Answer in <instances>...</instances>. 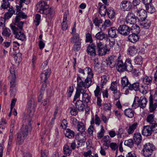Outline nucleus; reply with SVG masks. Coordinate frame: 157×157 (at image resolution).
<instances>
[{
	"label": "nucleus",
	"mask_w": 157,
	"mask_h": 157,
	"mask_svg": "<svg viewBox=\"0 0 157 157\" xmlns=\"http://www.w3.org/2000/svg\"><path fill=\"white\" fill-rule=\"evenodd\" d=\"M32 101H29L28 103L29 107L28 108V114L23 117V120L28 123V125L23 124L20 129V131L17 134V144L19 145L22 144L28 136V133L32 129L31 124L30 123L32 121L33 113L30 109Z\"/></svg>",
	"instance_id": "obj_1"
},
{
	"label": "nucleus",
	"mask_w": 157,
	"mask_h": 157,
	"mask_svg": "<svg viewBox=\"0 0 157 157\" xmlns=\"http://www.w3.org/2000/svg\"><path fill=\"white\" fill-rule=\"evenodd\" d=\"M37 11L42 14H44L50 16L51 18L54 14L53 9L52 8H49V6L44 1H40L36 5Z\"/></svg>",
	"instance_id": "obj_2"
},
{
	"label": "nucleus",
	"mask_w": 157,
	"mask_h": 157,
	"mask_svg": "<svg viewBox=\"0 0 157 157\" xmlns=\"http://www.w3.org/2000/svg\"><path fill=\"white\" fill-rule=\"evenodd\" d=\"M18 25L14 24V25H10L13 33L15 35V37L18 40L23 41L25 38V36L23 33L21 32L23 29L24 22L21 21Z\"/></svg>",
	"instance_id": "obj_3"
},
{
	"label": "nucleus",
	"mask_w": 157,
	"mask_h": 157,
	"mask_svg": "<svg viewBox=\"0 0 157 157\" xmlns=\"http://www.w3.org/2000/svg\"><path fill=\"white\" fill-rule=\"evenodd\" d=\"M90 86H86V85L83 84V83L81 82L80 79L78 80V83H77V89L81 92L82 94V101L86 103H88L90 101V96L88 94L86 93L87 91L86 88H88Z\"/></svg>",
	"instance_id": "obj_4"
},
{
	"label": "nucleus",
	"mask_w": 157,
	"mask_h": 157,
	"mask_svg": "<svg viewBox=\"0 0 157 157\" xmlns=\"http://www.w3.org/2000/svg\"><path fill=\"white\" fill-rule=\"evenodd\" d=\"M85 71H87L88 76L84 82L82 81L80 75L78 74L77 78V82L78 83V80H80L81 82L83 83V84L86 85V86H90L91 85L92 80V78H93L94 74L93 73L91 69L89 67H86L85 68Z\"/></svg>",
	"instance_id": "obj_5"
},
{
	"label": "nucleus",
	"mask_w": 157,
	"mask_h": 157,
	"mask_svg": "<svg viewBox=\"0 0 157 157\" xmlns=\"http://www.w3.org/2000/svg\"><path fill=\"white\" fill-rule=\"evenodd\" d=\"M147 102V98L144 97H141L139 99L137 96L135 97L132 107L134 109H136L140 106L143 109L145 107Z\"/></svg>",
	"instance_id": "obj_6"
},
{
	"label": "nucleus",
	"mask_w": 157,
	"mask_h": 157,
	"mask_svg": "<svg viewBox=\"0 0 157 157\" xmlns=\"http://www.w3.org/2000/svg\"><path fill=\"white\" fill-rule=\"evenodd\" d=\"M155 149V147L152 143H147L144 145L142 153L144 156L148 157L152 155Z\"/></svg>",
	"instance_id": "obj_7"
},
{
	"label": "nucleus",
	"mask_w": 157,
	"mask_h": 157,
	"mask_svg": "<svg viewBox=\"0 0 157 157\" xmlns=\"http://www.w3.org/2000/svg\"><path fill=\"white\" fill-rule=\"evenodd\" d=\"M22 7V5L21 4H19V5H17L16 6V14L17 16L15 18V21L14 23V24L18 25V23H20L21 21H19L20 18H25L27 17V16L25 14V13L22 12L21 10V9Z\"/></svg>",
	"instance_id": "obj_8"
},
{
	"label": "nucleus",
	"mask_w": 157,
	"mask_h": 157,
	"mask_svg": "<svg viewBox=\"0 0 157 157\" xmlns=\"http://www.w3.org/2000/svg\"><path fill=\"white\" fill-rule=\"evenodd\" d=\"M81 40H82L80 39L78 34H76L75 36L70 38L71 42L75 43L73 45V49L75 51H78L80 49Z\"/></svg>",
	"instance_id": "obj_9"
},
{
	"label": "nucleus",
	"mask_w": 157,
	"mask_h": 157,
	"mask_svg": "<svg viewBox=\"0 0 157 157\" xmlns=\"http://www.w3.org/2000/svg\"><path fill=\"white\" fill-rule=\"evenodd\" d=\"M135 9H136V14L139 17V21L145 20L147 16V13L144 9H143L141 6H138Z\"/></svg>",
	"instance_id": "obj_10"
},
{
	"label": "nucleus",
	"mask_w": 157,
	"mask_h": 157,
	"mask_svg": "<svg viewBox=\"0 0 157 157\" xmlns=\"http://www.w3.org/2000/svg\"><path fill=\"white\" fill-rule=\"evenodd\" d=\"M132 29L126 25H122L120 26L117 31L120 34L124 36H127L129 34Z\"/></svg>",
	"instance_id": "obj_11"
},
{
	"label": "nucleus",
	"mask_w": 157,
	"mask_h": 157,
	"mask_svg": "<svg viewBox=\"0 0 157 157\" xmlns=\"http://www.w3.org/2000/svg\"><path fill=\"white\" fill-rule=\"evenodd\" d=\"M137 20V17L132 13H129L126 18V22L129 25L134 24Z\"/></svg>",
	"instance_id": "obj_12"
},
{
	"label": "nucleus",
	"mask_w": 157,
	"mask_h": 157,
	"mask_svg": "<svg viewBox=\"0 0 157 157\" xmlns=\"http://www.w3.org/2000/svg\"><path fill=\"white\" fill-rule=\"evenodd\" d=\"M51 73V70L48 68L42 72L40 75L41 82L45 83L47 79L49 77Z\"/></svg>",
	"instance_id": "obj_13"
},
{
	"label": "nucleus",
	"mask_w": 157,
	"mask_h": 157,
	"mask_svg": "<svg viewBox=\"0 0 157 157\" xmlns=\"http://www.w3.org/2000/svg\"><path fill=\"white\" fill-rule=\"evenodd\" d=\"M149 111L152 113L155 110L157 107V102L154 103L152 95H151L149 97Z\"/></svg>",
	"instance_id": "obj_14"
},
{
	"label": "nucleus",
	"mask_w": 157,
	"mask_h": 157,
	"mask_svg": "<svg viewBox=\"0 0 157 157\" xmlns=\"http://www.w3.org/2000/svg\"><path fill=\"white\" fill-rule=\"evenodd\" d=\"M152 132V129L151 127L149 125H146L143 127L142 131V133L143 135L147 136H150Z\"/></svg>",
	"instance_id": "obj_15"
},
{
	"label": "nucleus",
	"mask_w": 157,
	"mask_h": 157,
	"mask_svg": "<svg viewBox=\"0 0 157 157\" xmlns=\"http://www.w3.org/2000/svg\"><path fill=\"white\" fill-rule=\"evenodd\" d=\"M121 7L124 10L128 11L131 9L132 5L131 2L127 0H124L121 2Z\"/></svg>",
	"instance_id": "obj_16"
},
{
	"label": "nucleus",
	"mask_w": 157,
	"mask_h": 157,
	"mask_svg": "<svg viewBox=\"0 0 157 157\" xmlns=\"http://www.w3.org/2000/svg\"><path fill=\"white\" fill-rule=\"evenodd\" d=\"M95 47V46L93 44L89 45L86 49V52L88 54L92 56H95L96 55Z\"/></svg>",
	"instance_id": "obj_17"
},
{
	"label": "nucleus",
	"mask_w": 157,
	"mask_h": 157,
	"mask_svg": "<svg viewBox=\"0 0 157 157\" xmlns=\"http://www.w3.org/2000/svg\"><path fill=\"white\" fill-rule=\"evenodd\" d=\"M74 102L75 104V106L78 111H82L83 110L85 105L82 101L78 100Z\"/></svg>",
	"instance_id": "obj_18"
},
{
	"label": "nucleus",
	"mask_w": 157,
	"mask_h": 157,
	"mask_svg": "<svg viewBox=\"0 0 157 157\" xmlns=\"http://www.w3.org/2000/svg\"><path fill=\"white\" fill-rule=\"evenodd\" d=\"M125 71L128 72H131L133 70V66L131 63V60L130 59H127L124 62Z\"/></svg>",
	"instance_id": "obj_19"
},
{
	"label": "nucleus",
	"mask_w": 157,
	"mask_h": 157,
	"mask_svg": "<svg viewBox=\"0 0 157 157\" xmlns=\"http://www.w3.org/2000/svg\"><path fill=\"white\" fill-rule=\"evenodd\" d=\"M117 68L118 71L122 72L125 71V63L122 60H118L117 64Z\"/></svg>",
	"instance_id": "obj_20"
},
{
	"label": "nucleus",
	"mask_w": 157,
	"mask_h": 157,
	"mask_svg": "<svg viewBox=\"0 0 157 157\" xmlns=\"http://www.w3.org/2000/svg\"><path fill=\"white\" fill-rule=\"evenodd\" d=\"M133 139L135 143L137 145L140 143L142 141V136L140 133H135L133 136Z\"/></svg>",
	"instance_id": "obj_21"
},
{
	"label": "nucleus",
	"mask_w": 157,
	"mask_h": 157,
	"mask_svg": "<svg viewBox=\"0 0 157 157\" xmlns=\"http://www.w3.org/2000/svg\"><path fill=\"white\" fill-rule=\"evenodd\" d=\"M117 57L114 56H111L109 57V65L111 68L113 67L115 65V61Z\"/></svg>",
	"instance_id": "obj_22"
},
{
	"label": "nucleus",
	"mask_w": 157,
	"mask_h": 157,
	"mask_svg": "<svg viewBox=\"0 0 157 157\" xmlns=\"http://www.w3.org/2000/svg\"><path fill=\"white\" fill-rule=\"evenodd\" d=\"M139 37L137 34L132 33L128 36V40L130 42L132 43H135L139 39Z\"/></svg>",
	"instance_id": "obj_23"
},
{
	"label": "nucleus",
	"mask_w": 157,
	"mask_h": 157,
	"mask_svg": "<svg viewBox=\"0 0 157 157\" xmlns=\"http://www.w3.org/2000/svg\"><path fill=\"white\" fill-rule=\"evenodd\" d=\"M77 138V140H78L77 144L78 145H79L80 144L84 143L86 140L85 136H84L82 133L78 135Z\"/></svg>",
	"instance_id": "obj_24"
},
{
	"label": "nucleus",
	"mask_w": 157,
	"mask_h": 157,
	"mask_svg": "<svg viewBox=\"0 0 157 157\" xmlns=\"http://www.w3.org/2000/svg\"><path fill=\"white\" fill-rule=\"evenodd\" d=\"M139 21L140 25L145 29L149 28L151 25V23L150 21H146L145 19L144 20H141Z\"/></svg>",
	"instance_id": "obj_25"
},
{
	"label": "nucleus",
	"mask_w": 157,
	"mask_h": 157,
	"mask_svg": "<svg viewBox=\"0 0 157 157\" xmlns=\"http://www.w3.org/2000/svg\"><path fill=\"white\" fill-rule=\"evenodd\" d=\"M67 16L64 15L63 17V22L61 24L62 28L63 30L65 31L67 29L68 26V24L67 21Z\"/></svg>",
	"instance_id": "obj_26"
},
{
	"label": "nucleus",
	"mask_w": 157,
	"mask_h": 157,
	"mask_svg": "<svg viewBox=\"0 0 157 157\" xmlns=\"http://www.w3.org/2000/svg\"><path fill=\"white\" fill-rule=\"evenodd\" d=\"M65 134V136L69 139L74 138L75 135L74 132L69 128L66 129Z\"/></svg>",
	"instance_id": "obj_27"
},
{
	"label": "nucleus",
	"mask_w": 157,
	"mask_h": 157,
	"mask_svg": "<svg viewBox=\"0 0 157 157\" xmlns=\"http://www.w3.org/2000/svg\"><path fill=\"white\" fill-rule=\"evenodd\" d=\"M99 13L101 16H105L107 13L108 15V10L105 5H102L99 8Z\"/></svg>",
	"instance_id": "obj_28"
},
{
	"label": "nucleus",
	"mask_w": 157,
	"mask_h": 157,
	"mask_svg": "<svg viewBox=\"0 0 157 157\" xmlns=\"http://www.w3.org/2000/svg\"><path fill=\"white\" fill-rule=\"evenodd\" d=\"M130 83L126 76L122 78L121 80V85L123 88V89L124 90V88L127 86L128 87Z\"/></svg>",
	"instance_id": "obj_29"
},
{
	"label": "nucleus",
	"mask_w": 157,
	"mask_h": 157,
	"mask_svg": "<svg viewBox=\"0 0 157 157\" xmlns=\"http://www.w3.org/2000/svg\"><path fill=\"white\" fill-rule=\"evenodd\" d=\"M72 151L69 147L67 145H65L63 147V153L66 156H69L71 153Z\"/></svg>",
	"instance_id": "obj_30"
},
{
	"label": "nucleus",
	"mask_w": 157,
	"mask_h": 157,
	"mask_svg": "<svg viewBox=\"0 0 157 157\" xmlns=\"http://www.w3.org/2000/svg\"><path fill=\"white\" fill-rule=\"evenodd\" d=\"M139 87L140 83L138 82L134 83L132 84H130L128 86L129 89L130 90H134L136 91L139 90Z\"/></svg>",
	"instance_id": "obj_31"
},
{
	"label": "nucleus",
	"mask_w": 157,
	"mask_h": 157,
	"mask_svg": "<svg viewBox=\"0 0 157 157\" xmlns=\"http://www.w3.org/2000/svg\"><path fill=\"white\" fill-rule=\"evenodd\" d=\"M124 114L129 118H132L134 116V112L131 109H128L124 111Z\"/></svg>",
	"instance_id": "obj_32"
},
{
	"label": "nucleus",
	"mask_w": 157,
	"mask_h": 157,
	"mask_svg": "<svg viewBox=\"0 0 157 157\" xmlns=\"http://www.w3.org/2000/svg\"><path fill=\"white\" fill-rule=\"evenodd\" d=\"M107 45L105 44L103 48H99L98 50V53L99 55L102 56L105 55L107 51Z\"/></svg>",
	"instance_id": "obj_33"
},
{
	"label": "nucleus",
	"mask_w": 157,
	"mask_h": 157,
	"mask_svg": "<svg viewBox=\"0 0 157 157\" xmlns=\"http://www.w3.org/2000/svg\"><path fill=\"white\" fill-rule=\"evenodd\" d=\"M117 31L116 29L114 27H111L109 29V36L111 38H114L116 35V32Z\"/></svg>",
	"instance_id": "obj_34"
},
{
	"label": "nucleus",
	"mask_w": 157,
	"mask_h": 157,
	"mask_svg": "<svg viewBox=\"0 0 157 157\" xmlns=\"http://www.w3.org/2000/svg\"><path fill=\"white\" fill-rule=\"evenodd\" d=\"M95 120H94V117H93L90 121V124H94V123L96 124L99 125L101 122V121L100 118L98 116L97 114H95Z\"/></svg>",
	"instance_id": "obj_35"
},
{
	"label": "nucleus",
	"mask_w": 157,
	"mask_h": 157,
	"mask_svg": "<svg viewBox=\"0 0 157 157\" xmlns=\"http://www.w3.org/2000/svg\"><path fill=\"white\" fill-rule=\"evenodd\" d=\"M138 51V49L134 46L130 47L128 50L129 53L132 56H133L136 54Z\"/></svg>",
	"instance_id": "obj_36"
},
{
	"label": "nucleus",
	"mask_w": 157,
	"mask_h": 157,
	"mask_svg": "<svg viewBox=\"0 0 157 157\" xmlns=\"http://www.w3.org/2000/svg\"><path fill=\"white\" fill-rule=\"evenodd\" d=\"M16 78H9L10 81V88L17 87V83Z\"/></svg>",
	"instance_id": "obj_37"
},
{
	"label": "nucleus",
	"mask_w": 157,
	"mask_h": 157,
	"mask_svg": "<svg viewBox=\"0 0 157 157\" xmlns=\"http://www.w3.org/2000/svg\"><path fill=\"white\" fill-rule=\"evenodd\" d=\"M143 82L145 85H150L152 82V78L151 77L145 76L143 78Z\"/></svg>",
	"instance_id": "obj_38"
},
{
	"label": "nucleus",
	"mask_w": 157,
	"mask_h": 157,
	"mask_svg": "<svg viewBox=\"0 0 157 157\" xmlns=\"http://www.w3.org/2000/svg\"><path fill=\"white\" fill-rule=\"evenodd\" d=\"M77 126L78 131L81 132H83L85 131V126L82 122H80L79 124H78Z\"/></svg>",
	"instance_id": "obj_39"
},
{
	"label": "nucleus",
	"mask_w": 157,
	"mask_h": 157,
	"mask_svg": "<svg viewBox=\"0 0 157 157\" xmlns=\"http://www.w3.org/2000/svg\"><path fill=\"white\" fill-rule=\"evenodd\" d=\"M118 146V144L114 142L111 143H110L109 144V146L112 151L116 150V155H117V150Z\"/></svg>",
	"instance_id": "obj_40"
},
{
	"label": "nucleus",
	"mask_w": 157,
	"mask_h": 157,
	"mask_svg": "<svg viewBox=\"0 0 157 157\" xmlns=\"http://www.w3.org/2000/svg\"><path fill=\"white\" fill-rule=\"evenodd\" d=\"M2 35L6 37H9L11 34L10 29L6 28H4L2 33Z\"/></svg>",
	"instance_id": "obj_41"
},
{
	"label": "nucleus",
	"mask_w": 157,
	"mask_h": 157,
	"mask_svg": "<svg viewBox=\"0 0 157 157\" xmlns=\"http://www.w3.org/2000/svg\"><path fill=\"white\" fill-rule=\"evenodd\" d=\"M149 89L148 86L146 85H142L141 86V89L140 92L143 94H146L148 92Z\"/></svg>",
	"instance_id": "obj_42"
},
{
	"label": "nucleus",
	"mask_w": 157,
	"mask_h": 157,
	"mask_svg": "<svg viewBox=\"0 0 157 157\" xmlns=\"http://www.w3.org/2000/svg\"><path fill=\"white\" fill-rule=\"evenodd\" d=\"M115 16V12L114 9L112 8H110L109 9V17L113 19L114 18Z\"/></svg>",
	"instance_id": "obj_43"
},
{
	"label": "nucleus",
	"mask_w": 157,
	"mask_h": 157,
	"mask_svg": "<svg viewBox=\"0 0 157 157\" xmlns=\"http://www.w3.org/2000/svg\"><path fill=\"white\" fill-rule=\"evenodd\" d=\"M70 113L71 115L75 116L78 113V109L75 106L69 108Z\"/></svg>",
	"instance_id": "obj_44"
},
{
	"label": "nucleus",
	"mask_w": 157,
	"mask_h": 157,
	"mask_svg": "<svg viewBox=\"0 0 157 157\" xmlns=\"http://www.w3.org/2000/svg\"><path fill=\"white\" fill-rule=\"evenodd\" d=\"M146 10L147 12L151 13H152L155 11V9L154 7L151 6V4L145 6Z\"/></svg>",
	"instance_id": "obj_45"
},
{
	"label": "nucleus",
	"mask_w": 157,
	"mask_h": 157,
	"mask_svg": "<svg viewBox=\"0 0 157 157\" xmlns=\"http://www.w3.org/2000/svg\"><path fill=\"white\" fill-rule=\"evenodd\" d=\"M101 128L100 130L99 131L97 134V136L98 139H101L103 137L104 135L105 130L102 126H101Z\"/></svg>",
	"instance_id": "obj_46"
},
{
	"label": "nucleus",
	"mask_w": 157,
	"mask_h": 157,
	"mask_svg": "<svg viewBox=\"0 0 157 157\" xmlns=\"http://www.w3.org/2000/svg\"><path fill=\"white\" fill-rule=\"evenodd\" d=\"M154 116L153 114L149 115L147 117V121L152 124H154V123H153L154 121Z\"/></svg>",
	"instance_id": "obj_47"
},
{
	"label": "nucleus",
	"mask_w": 157,
	"mask_h": 157,
	"mask_svg": "<svg viewBox=\"0 0 157 157\" xmlns=\"http://www.w3.org/2000/svg\"><path fill=\"white\" fill-rule=\"evenodd\" d=\"M133 141L132 139H129L124 141V144L125 145L130 147H132L133 146Z\"/></svg>",
	"instance_id": "obj_48"
},
{
	"label": "nucleus",
	"mask_w": 157,
	"mask_h": 157,
	"mask_svg": "<svg viewBox=\"0 0 157 157\" xmlns=\"http://www.w3.org/2000/svg\"><path fill=\"white\" fill-rule=\"evenodd\" d=\"M108 141V139L107 138V136H105L102 140L103 147L105 148H108V144L107 143Z\"/></svg>",
	"instance_id": "obj_49"
},
{
	"label": "nucleus",
	"mask_w": 157,
	"mask_h": 157,
	"mask_svg": "<svg viewBox=\"0 0 157 157\" xmlns=\"http://www.w3.org/2000/svg\"><path fill=\"white\" fill-rule=\"evenodd\" d=\"M10 94L11 96L14 97L17 91V87L10 88Z\"/></svg>",
	"instance_id": "obj_50"
},
{
	"label": "nucleus",
	"mask_w": 157,
	"mask_h": 157,
	"mask_svg": "<svg viewBox=\"0 0 157 157\" xmlns=\"http://www.w3.org/2000/svg\"><path fill=\"white\" fill-rule=\"evenodd\" d=\"M134 61L136 64L141 65L142 63V58L141 56L136 57Z\"/></svg>",
	"instance_id": "obj_51"
},
{
	"label": "nucleus",
	"mask_w": 157,
	"mask_h": 157,
	"mask_svg": "<svg viewBox=\"0 0 157 157\" xmlns=\"http://www.w3.org/2000/svg\"><path fill=\"white\" fill-rule=\"evenodd\" d=\"M95 37L98 40H102L105 38V35L102 32H99L96 34Z\"/></svg>",
	"instance_id": "obj_52"
},
{
	"label": "nucleus",
	"mask_w": 157,
	"mask_h": 157,
	"mask_svg": "<svg viewBox=\"0 0 157 157\" xmlns=\"http://www.w3.org/2000/svg\"><path fill=\"white\" fill-rule=\"evenodd\" d=\"M40 15L37 14L36 15L34 21V22L36 25L38 26L40 22Z\"/></svg>",
	"instance_id": "obj_53"
},
{
	"label": "nucleus",
	"mask_w": 157,
	"mask_h": 157,
	"mask_svg": "<svg viewBox=\"0 0 157 157\" xmlns=\"http://www.w3.org/2000/svg\"><path fill=\"white\" fill-rule=\"evenodd\" d=\"M107 76L105 75H103L101 76V88H103V86L105 85L107 81L106 78Z\"/></svg>",
	"instance_id": "obj_54"
},
{
	"label": "nucleus",
	"mask_w": 157,
	"mask_h": 157,
	"mask_svg": "<svg viewBox=\"0 0 157 157\" xmlns=\"http://www.w3.org/2000/svg\"><path fill=\"white\" fill-rule=\"evenodd\" d=\"M117 83L116 82H113L111 84L110 89L113 92L117 91Z\"/></svg>",
	"instance_id": "obj_55"
},
{
	"label": "nucleus",
	"mask_w": 157,
	"mask_h": 157,
	"mask_svg": "<svg viewBox=\"0 0 157 157\" xmlns=\"http://www.w3.org/2000/svg\"><path fill=\"white\" fill-rule=\"evenodd\" d=\"M93 23L96 26L99 27L100 24L102 23V20H99L97 17H96L94 20Z\"/></svg>",
	"instance_id": "obj_56"
},
{
	"label": "nucleus",
	"mask_w": 157,
	"mask_h": 157,
	"mask_svg": "<svg viewBox=\"0 0 157 157\" xmlns=\"http://www.w3.org/2000/svg\"><path fill=\"white\" fill-rule=\"evenodd\" d=\"M10 6V3L9 2L2 1L1 7L4 9H5L7 7Z\"/></svg>",
	"instance_id": "obj_57"
},
{
	"label": "nucleus",
	"mask_w": 157,
	"mask_h": 157,
	"mask_svg": "<svg viewBox=\"0 0 157 157\" xmlns=\"http://www.w3.org/2000/svg\"><path fill=\"white\" fill-rule=\"evenodd\" d=\"M114 94L113 96L115 100H117L119 99L121 96V94L119 91L118 90L113 92Z\"/></svg>",
	"instance_id": "obj_58"
},
{
	"label": "nucleus",
	"mask_w": 157,
	"mask_h": 157,
	"mask_svg": "<svg viewBox=\"0 0 157 157\" xmlns=\"http://www.w3.org/2000/svg\"><path fill=\"white\" fill-rule=\"evenodd\" d=\"M100 91L101 89L100 86L98 85H97L96 86V89L94 91L95 96L96 97H98Z\"/></svg>",
	"instance_id": "obj_59"
},
{
	"label": "nucleus",
	"mask_w": 157,
	"mask_h": 157,
	"mask_svg": "<svg viewBox=\"0 0 157 157\" xmlns=\"http://www.w3.org/2000/svg\"><path fill=\"white\" fill-rule=\"evenodd\" d=\"M124 131V129L120 127L119 128L117 132L116 133L118 138L121 137V135L123 134Z\"/></svg>",
	"instance_id": "obj_60"
},
{
	"label": "nucleus",
	"mask_w": 157,
	"mask_h": 157,
	"mask_svg": "<svg viewBox=\"0 0 157 157\" xmlns=\"http://www.w3.org/2000/svg\"><path fill=\"white\" fill-rule=\"evenodd\" d=\"M86 42L92 43L93 41L91 35L89 33H87L86 35Z\"/></svg>",
	"instance_id": "obj_61"
},
{
	"label": "nucleus",
	"mask_w": 157,
	"mask_h": 157,
	"mask_svg": "<svg viewBox=\"0 0 157 157\" xmlns=\"http://www.w3.org/2000/svg\"><path fill=\"white\" fill-rule=\"evenodd\" d=\"M10 75L9 78H16L15 70L13 67H10Z\"/></svg>",
	"instance_id": "obj_62"
},
{
	"label": "nucleus",
	"mask_w": 157,
	"mask_h": 157,
	"mask_svg": "<svg viewBox=\"0 0 157 157\" xmlns=\"http://www.w3.org/2000/svg\"><path fill=\"white\" fill-rule=\"evenodd\" d=\"M6 20L3 17L0 18V28L3 29L5 26V22Z\"/></svg>",
	"instance_id": "obj_63"
},
{
	"label": "nucleus",
	"mask_w": 157,
	"mask_h": 157,
	"mask_svg": "<svg viewBox=\"0 0 157 157\" xmlns=\"http://www.w3.org/2000/svg\"><path fill=\"white\" fill-rule=\"evenodd\" d=\"M94 129V126L92 125H90L88 128L87 132L90 135L92 136L93 135Z\"/></svg>",
	"instance_id": "obj_64"
}]
</instances>
